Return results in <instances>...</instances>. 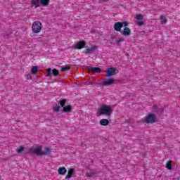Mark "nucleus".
<instances>
[{
    "instance_id": "1",
    "label": "nucleus",
    "mask_w": 180,
    "mask_h": 180,
    "mask_svg": "<svg viewBox=\"0 0 180 180\" xmlns=\"http://www.w3.org/2000/svg\"><path fill=\"white\" fill-rule=\"evenodd\" d=\"M25 154H30L31 155H37V157H41L43 155L49 156L51 154V149L49 147H46L43 151V147L38 146L37 147H31L25 150Z\"/></svg>"
},
{
    "instance_id": "2",
    "label": "nucleus",
    "mask_w": 180,
    "mask_h": 180,
    "mask_svg": "<svg viewBox=\"0 0 180 180\" xmlns=\"http://www.w3.org/2000/svg\"><path fill=\"white\" fill-rule=\"evenodd\" d=\"M113 113V109L110 105L104 104L98 108L97 115L98 116H110Z\"/></svg>"
},
{
    "instance_id": "3",
    "label": "nucleus",
    "mask_w": 180,
    "mask_h": 180,
    "mask_svg": "<svg viewBox=\"0 0 180 180\" xmlns=\"http://www.w3.org/2000/svg\"><path fill=\"white\" fill-rule=\"evenodd\" d=\"M43 25L40 21H35L32 24V32L33 33H40Z\"/></svg>"
},
{
    "instance_id": "4",
    "label": "nucleus",
    "mask_w": 180,
    "mask_h": 180,
    "mask_svg": "<svg viewBox=\"0 0 180 180\" xmlns=\"http://www.w3.org/2000/svg\"><path fill=\"white\" fill-rule=\"evenodd\" d=\"M155 122H157V117L153 113H149L148 116L145 117V122L147 124H153L155 123Z\"/></svg>"
},
{
    "instance_id": "5",
    "label": "nucleus",
    "mask_w": 180,
    "mask_h": 180,
    "mask_svg": "<svg viewBox=\"0 0 180 180\" xmlns=\"http://www.w3.org/2000/svg\"><path fill=\"white\" fill-rule=\"evenodd\" d=\"M116 74H119V70L116 68H109L106 70L107 77H112L116 75Z\"/></svg>"
},
{
    "instance_id": "6",
    "label": "nucleus",
    "mask_w": 180,
    "mask_h": 180,
    "mask_svg": "<svg viewBox=\"0 0 180 180\" xmlns=\"http://www.w3.org/2000/svg\"><path fill=\"white\" fill-rule=\"evenodd\" d=\"M115 84V79L113 78L104 79L102 82V85L104 86H109L110 85H112Z\"/></svg>"
},
{
    "instance_id": "7",
    "label": "nucleus",
    "mask_w": 180,
    "mask_h": 180,
    "mask_svg": "<svg viewBox=\"0 0 180 180\" xmlns=\"http://www.w3.org/2000/svg\"><path fill=\"white\" fill-rule=\"evenodd\" d=\"M86 70H88L89 71H91V72H94L97 74H100V72H102V69H101V68L86 66Z\"/></svg>"
},
{
    "instance_id": "8",
    "label": "nucleus",
    "mask_w": 180,
    "mask_h": 180,
    "mask_svg": "<svg viewBox=\"0 0 180 180\" xmlns=\"http://www.w3.org/2000/svg\"><path fill=\"white\" fill-rule=\"evenodd\" d=\"M136 19L139 20L136 22L138 26H143L144 25V16L142 14H136Z\"/></svg>"
},
{
    "instance_id": "9",
    "label": "nucleus",
    "mask_w": 180,
    "mask_h": 180,
    "mask_svg": "<svg viewBox=\"0 0 180 180\" xmlns=\"http://www.w3.org/2000/svg\"><path fill=\"white\" fill-rule=\"evenodd\" d=\"M153 112L154 113H156L158 116H161L164 113V108H158L157 105H153Z\"/></svg>"
},
{
    "instance_id": "10",
    "label": "nucleus",
    "mask_w": 180,
    "mask_h": 180,
    "mask_svg": "<svg viewBox=\"0 0 180 180\" xmlns=\"http://www.w3.org/2000/svg\"><path fill=\"white\" fill-rule=\"evenodd\" d=\"M122 36H125L127 37L128 36H130L131 34V30L130 28L125 27L122 31H121Z\"/></svg>"
},
{
    "instance_id": "11",
    "label": "nucleus",
    "mask_w": 180,
    "mask_h": 180,
    "mask_svg": "<svg viewBox=\"0 0 180 180\" xmlns=\"http://www.w3.org/2000/svg\"><path fill=\"white\" fill-rule=\"evenodd\" d=\"M85 46H86V44L84 41H79L77 43L75 46V49H77V50H81L82 49L85 48Z\"/></svg>"
},
{
    "instance_id": "12",
    "label": "nucleus",
    "mask_w": 180,
    "mask_h": 180,
    "mask_svg": "<svg viewBox=\"0 0 180 180\" xmlns=\"http://www.w3.org/2000/svg\"><path fill=\"white\" fill-rule=\"evenodd\" d=\"M96 50H98V46H94L91 48L86 49L85 53L86 54H92V53H95V51H96Z\"/></svg>"
},
{
    "instance_id": "13",
    "label": "nucleus",
    "mask_w": 180,
    "mask_h": 180,
    "mask_svg": "<svg viewBox=\"0 0 180 180\" xmlns=\"http://www.w3.org/2000/svg\"><path fill=\"white\" fill-rule=\"evenodd\" d=\"M73 174H75V169H74L73 168L69 169L68 174L65 176V179H70V178H72Z\"/></svg>"
},
{
    "instance_id": "14",
    "label": "nucleus",
    "mask_w": 180,
    "mask_h": 180,
    "mask_svg": "<svg viewBox=\"0 0 180 180\" xmlns=\"http://www.w3.org/2000/svg\"><path fill=\"white\" fill-rule=\"evenodd\" d=\"M122 25L120 24V22H117L114 24V30L115 32H122Z\"/></svg>"
},
{
    "instance_id": "15",
    "label": "nucleus",
    "mask_w": 180,
    "mask_h": 180,
    "mask_svg": "<svg viewBox=\"0 0 180 180\" xmlns=\"http://www.w3.org/2000/svg\"><path fill=\"white\" fill-rule=\"evenodd\" d=\"M59 175H64L67 174V169L65 167H59L58 169Z\"/></svg>"
},
{
    "instance_id": "16",
    "label": "nucleus",
    "mask_w": 180,
    "mask_h": 180,
    "mask_svg": "<svg viewBox=\"0 0 180 180\" xmlns=\"http://www.w3.org/2000/svg\"><path fill=\"white\" fill-rule=\"evenodd\" d=\"M101 126H109V120L102 119L100 120Z\"/></svg>"
},
{
    "instance_id": "17",
    "label": "nucleus",
    "mask_w": 180,
    "mask_h": 180,
    "mask_svg": "<svg viewBox=\"0 0 180 180\" xmlns=\"http://www.w3.org/2000/svg\"><path fill=\"white\" fill-rule=\"evenodd\" d=\"M41 1V0H32L31 4L32 5H34L35 8H39V6H40Z\"/></svg>"
},
{
    "instance_id": "18",
    "label": "nucleus",
    "mask_w": 180,
    "mask_h": 180,
    "mask_svg": "<svg viewBox=\"0 0 180 180\" xmlns=\"http://www.w3.org/2000/svg\"><path fill=\"white\" fill-rule=\"evenodd\" d=\"M39 71V67L33 66L31 69V72L33 75H36V72Z\"/></svg>"
},
{
    "instance_id": "19",
    "label": "nucleus",
    "mask_w": 180,
    "mask_h": 180,
    "mask_svg": "<svg viewBox=\"0 0 180 180\" xmlns=\"http://www.w3.org/2000/svg\"><path fill=\"white\" fill-rule=\"evenodd\" d=\"M72 109V107L68 105L67 106L63 107V112H70Z\"/></svg>"
},
{
    "instance_id": "20",
    "label": "nucleus",
    "mask_w": 180,
    "mask_h": 180,
    "mask_svg": "<svg viewBox=\"0 0 180 180\" xmlns=\"http://www.w3.org/2000/svg\"><path fill=\"white\" fill-rule=\"evenodd\" d=\"M160 22L161 25H166L167 24V18L165 15L160 16Z\"/></svg>"
},
{
    "instance_id": "21",
    "label": "nucleus",
    "mask_w": 180,
    "mask_h": 180,
    "mask_svg": "<svg viewBox=\"0 0 180 180\" xmlns=\"http://www.w3.org/2000/svg\"><path fill=\"white\" fill-rule=\"evenodd\" d=\"M50 4V0H41V5L42 6H47Z\"/></svg>"
},
{
    "instance_id": "22",
    "label": "nucleus",
    "mask_w": 180,
    "mask_h": 180,
    "mask_svg": "<svg viewBox=\"0 0 180 180\" xmlns=\"http://www.w3.org/2000/svg\"><path fill=\"white\" fill-rule=\"evenodd\" d=\"M66 103H67V99H63L59 101L58 104L60 105L62 108H64L65 106Z\"/></svg>"
},
{
    "instance_id": "23",
    "label": "nucleus",
    "mask_w": 180,
    "mask_h": 180,
    "mask_svg": "<svg viewBox=\"0 0 180 180\" xmlns=\"http://www.w3.org/2000/svg\"><path fill=\"white\" fill-rule=\"evenodd\" d=\"M59 74H60V72L57 69H53L52 70V75L54 77H57V75H58Z\"/></svg>"
},
{
    "instance_id": "24",
    "label": "nucleus",
    "mask_w": 180,
    "mask_h": 180,
    "mask_svg": "<svg viewBox=\"0 0 180 180\" xmlns=\"http://www.w3.org/2000/svg\"><path fill=\"white\" fill-rule=\"evenodd\" d=\"M166 168L169 170L172 169V165L171 164V161H169L166 164Z\"/></svg>"
},
{
    "instance_id": "25",
    "label": "nucleus",
    "mask_w": 180,
    "mask_h": 180,
    "mask_svg": "<svg viewBox=\"0 0 180 180\" xmlns=\"http://www.w3.org/2000/svg\"><path fill=\"white\" fill-rule=\"evenodd\" d=\"M60 108L61 107L60 105L55 106V107H53V112H56L57 113H58V112H60Z\"/></svg>"
},
{
    "instance_id": "26",
    "label": "nucleus",
    "mask_w": 180,
    "mask_h": 180,
    "mask_svg": "<svg viewBox=\"0 0 180 180\" xmlns=\"http://www.w3.org/2000/svg\"><path fill=\"white\" fill-rule=\"evenodd\" d=\"M120 24L122 27H127V26H129V22L127 21L120 22Z\"/></svg>"
},
{
    "instance_id": "27",
    "label": "nucleus",
    "mask_w": 180,
    "mask_h": 180,
    "mask_svg": "<svg viewBox=\"0 0 180 180\" xmlns=\"http://www.w3.org/2000/svg\"><path fill=\"white\" fill-rule=\"evenodd\" d=\"M25 151V148L23 146H20L19 148L17 150V153L18 154H21V153H23Z\"/></svg>"
},
{
    "instance_id": "28",
    "label": "nucleus",
    "mask_w": 180,
    "mask_h": 180,
    "mask_svg": "<svg viewBox=\"0 0 180 180\" xmlns=\"http://www.w3.org/2000/svg\"><path fill=\"white\" fill-rule=\"evenodd\" d=\"M70 68V66H65V67L61 68L60 71L62 72H65V71H68Z\"/></svg>"
},
{
    "instance_id": "29",
    "label": "nucleus",
    "mask_w": 180,
    "mask_h": 180,
    "mask_svg": "<svg viewBox=\"0 0 180 180\" xmlns=\"http://www.w3.org/2000/svg\"><path fill=\"white\" fill-rule=\"evenodd\" d=\"M46 72H47V75H46V77H50V75H51V74H53L51 72V68L47 69Z\"/></svg>"
},
{
    "instance_id": "30",
    "label": "nucleus",
    "mask_w": 180,
    "mask_h": 180,
    "mask_svg": "<svg viewBox=\"0 0 180 180\" xmlns=\"http://www.w3.org/2000/svg\"><path fill=\"white\" fill-rule=\"evenodd\" d=\"M122 41H124V39H123V38H120V39L117 41V46H119L120 43H121Z\"/></svg>"
},
{
    "instance_id": "31",
    "label": "nucleus",
    "mask_w": 180,
    "mask_h": 180,
    "mask_svg": "<svg viewBox=\"0 0 180 180\" xmlns=\"http://www.w3.org/2000/svg\"><path fill=\"white\" fill-rule=\"evenodd\" d=\"M86 178H91L92 177V173L87 172L86 173Z\"/></svg>"
},
{
    "instance_id": "32",
    "label": "nucleus",
    "mask_w": 180,
    "mask_h": 180,
    "mask_svg": "<svg viewBox=\"0 0 180 180\" xmlns=\"http://www.w3.org/2000/svg\"><path fill=\"white\" fill-rule=\"evenodd\" d=\"M27 79H32V76H30V75H27Z\"/></svg>"
},
{
    "instance_id": "33",
    "label": "nucleus",
    "mask_w": 180,
    "mask_h": 180,
    "mask_svg": "<svg viewBox=\"0 0 180 180\" xmlns=\"http://www.w3.org/2000/svg\"><path fill=\"white\" fill-rule=\"evenodd\" d=\"M110 39H112V40H114V39H116V37L115 35H111Z\"/></svg>"
},
{
    "instance_id": "34",
    "label": "nucleus",
    "mask_w": 180,
    "mask_h": 180,
    "mask_svg": "<svg viewBox=\"0 0 180 180\" xmlns=\"http://www.w3.org/2000/svg\"><path fill=\"white\" fill-rule=\"evenodd\" d=\"M90 84H95V82H90Z\"/></svg>"
}]
</instances>
